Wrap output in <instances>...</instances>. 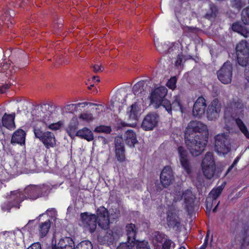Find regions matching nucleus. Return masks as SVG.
<instances>
[{
    "label": "nucleus",
    "instance_id": "16",
    "mask_svg": "<svg viewBox=\"0 0 249 249\" xmlns=\"http://www.w3.org/2000/svg\"><path fill=\"white\" fill-rule=\"evenodd\" d=\"M167 224L169 227L179 232L181 228V219L176 213L171 208L167 213Z\"/></svg>",
    "mask_w": 249,
    "mask_h": 249
},
{
    "label": "nucleus",
    "instance_id": "4",
    "mask_svg": "<svg viewBox=\"0 0 249 249\" xmlns=\"http://www.w3.org/2000/svg\"><path fill=\"white\" fill-rule=\"evenodd\" d=\"M244 107L243 103L240 99L230 101L225 108V115L235 120L241 119L244 116Z\"/></svg>",
    "mask_w": 249,
    "mask_h": 249
},
{
    "label": "nucleus",
    "instance_id": "52",
    "mask_svg": "<svg viewBox=\"0 0 249 249\" xmlns=\"http://www.w3.org/2000/svg\"><path fill=\"white\" fill-rule=\"evenodd\" d=\"M61 126L60 122L57 123H53L49 125V127L50 129L52 130H57Z\"/></svg>",
    "mask_w": 249,
    "mask_h": 249
},
{
    "label": "nucleus",
    "instance_id": "44",
    "mask_svg": "<svg viewBox=\"0 0 249 249\" xmlns=\"http://www.w3.org/2000/svg\"><path fill=\"white\" fill-rule=\"evenodd\" d=\"M79 118L82 120L84 121H86L87 122H92L94 119V118L93 117L92 114L87 112L81 113L79 115Z\"/></svg>",
    "mask_w": 249,
    "mask_h": 249
},
{
    "label": "nucleus",
    "instance_id": "2",
    "mask_svg": "<svg viewBox=\"0 0 249 249\" xmlns=\"http://www.w3.org/2000/svg\"><path fill=\"white\" fill-rule=\"evenodd\" d=\"M209 132L206 125L201 122L192 121L186 128L184 136L194 137L208 139Z\"/></svg>",
    "mask_w": 249,
    "mask_h": 249
},
{
    "label": "nucleus",
    "instance_id": "64",
    "mask_svg": "<svg viewBox=\"0 0 249 249\" xmlns=\"http://www.w3.org/2000/svg\"><path fill=\"white\" fill-rule=\"evenodd\" d=\"M88 105H89L90 106L91 105H93V106H97L98 107L96 108V109L97 110H100V108L99 107H102V106L101 105H98L97 104H95V103H91V102H89V104Z\"/></svg>",
    "mask_w": 249,
    "mask_h": 249
},
{
    "label": "nucleus",
    "instance_id": "50",
    "mask_svg": "<svg viewBox=\"0 0 249 249\" xmlns=\"http://www.w3.org/2000/svg\"><path fill=\"white\" fill-rule=\"evenodd\" d=\"M134 246V244L128 245L127 243H122L116 249H132Z\"/></svg>",
    "mask_w": 249,
    "mask_h": 249
},
{
    "label": "nucleus",
    "instance_id": "47",
    "mask_svg": "<svg viewBox=\"0 0 249 249\" xmlns=\"http://www.w3.org/2000/svg\"><path fill=\"white\" fill-rule=\"evenodd\" d=\"M183 61H184L183 54L181 53L177 55V58L175 63V66L178 68L181 67L182 65Z\"/></svg>",
    "mask_w": 249,
    "mask_h": 249
},
{
    "label": "nucleus",
    "instance_id": "32",
    "mask_svg": "<svg viewBox=\"0 0 249 249\" xmlns=\"http://www.w3.org/2000/svg\"><path fill=\"white\" fill-rule=\"evenodd\" d=\"M51 227V222L48 220L39 223L38 226L39 234L41 237H45L48 233Z\"/></svg>",
    "mask_w": 249,
    "mask_h": 249
},
{
    "label": "nucleus",
    "instance_id": "39",
    "mask_svg": "<svg viewBox=\"0 0 249 249\" xmlns=\"http://www.w3.org/2000/svg\"><path fill=\"white\" fill-rule=\"evenodd\" d=\"M73 249H93L92 244L89 240H84L79 243Z\"/></svg>",
    "mask_w": 249,
    "mask_h": 249
},
{
    "label": "nucleus",
    "instance_id": "27",
    "mask_svg": "<svg viewBox=\"0 0 249 249\" xmlns=\"http://www.w3.org/2000/svg\"><path fill=\"white\" fill-rule=\"evenodd\" d=\"M78 125L79 122L78 118L76 117H73L69 124V126L66 129L68 134L71 138L73 139L75 136H76V130L78 128Z\"/></svg>",
    "mask_w": 249,
    "mask_h": 249
},
{
    "label": "nucleus",
    "instance_id": "60",
    "mask_svg": "<svg viewBox=\"0 0 249 249\" xmlns=\"http://www.w3.org/2000/svg\"><path fill=\"white\" fill-rule=\"evenodd\" d=\"M208 237H209V235H208V234H207L206 236L204 243L200 247V248L199 249H206V247H207V246L208 245Z\"/></svg>",
    "mask_w": 249,
    "mask_h": 249
},
{
    "label": "nucleus",
    "instance_id": "7",
    "mask_svg": "<svg viewBox=\"0 0 249 249\" xmlns=\"http://www.w3.org/2000/svg\"><path fill=\"white\" fill-rule=\"evenodd\" d=\"M235 50L239 65L246 66L249 58V46L247 41L241 40L236 45Z\"/></svg>",
    "mask_w": 249,
    "mask_h": 249
},
{
    "label": "nucleus",
    "instance_id": "59",
    "mask_svg": "<svg viewBox=\"0 0 249 249\" xmlns=\"http://www.w3.org/2000/svg\"><path fill=\"white\" fill-rule=\"evenodd\" d=\"M9 11L7 10H6L5 9H3V8H1V9L0 11V16H4L5 17H8L9 15Z\"/></svg>",
    "mask_w": 249,
    "mask_h": 249
},
{
    "label": "nucleus",
    "instance_id": "22",
    "mask_svg": "<svg viewBox=\"0 0 249 249\" xmlns=\"http://www.w3.org/2000/svg\"><path fill=\"white\" fill-rule=\"evenodd\" d=\"M126 234L127 235V243L129 244L135 246V243L138 240L136 239V230L135 224L132 223L128 224L126 225Z\"/></svg>",
    "mask_w": 249,
    "mask_h": 249
},
{
    "label": "nucleus",
    "instance_id": "54",
    "mask_svg": "<svg viewBox=\"0 0 249 249\" xmlns=\"http://www.w3.org/2000/svg\"><path fill=\"white\" fill-rule=\"evenodd\" d=\"M155 190L157 192H160L163 188H164L163 186H162V184H160L159 183L158 180H157L155 182Z\"/></svg>",
    "mask_w": 249,
    "mask_h": 249
},
{
    "label": "nucleus",
    "instance_id": "11",
    "mask_svg": "<svg viewBox=\"0 0 249 249\" xmlns=\"http://www.w3.org/2000/svg\"><path fill=\"white\" fill-rule=\"evenodd\" d=\"M232 75V66L230 62L224 63L221 69L217 72L218 80L224 84L231 83Z\"/></svg>",
    "mask_w": 249,
    "mask_h": 249
},
{
    "label": "nucleus",
    "instance_id": "56",
    "mask_svg": "<svg viewBox=\"0 0 249 249\" xmlns=\"http://www.w3.org/2000/svg\"><path fill=\"white\" fill-rule=\"evenodd\" d=\"M98 140L102 143V144L105 145L108 143V141L103 136H98L97 138Z\"/></svg>",
    "mask_w": 249,
    "mask_h": 249
},
{
    "label": "nucleus",
    "instance_id": "41",
    "mask_svg": "<svg viewBox=\"0 0 249 249\" xmlns=\"http://www.w3.org/2000/svg\"><path fill=\"white\" fill-rule=\"evenodd\" d=\"M94 131L97 133H104L108 134L111 133L112 129L110 126L101 125L97 126L94 130Z\"/></svg>",
    "mask_w": 249,
    "mask_h": 249
},
{
    "label": "nucleus",
    "instance_id": "38",
    "mask_svg": "<svg viewBox=\"0 0 249 249\" xmlns=\"http://www.w3.org/2000/svg\"><path fill=\"white\" fill-rule=\"evenodd\" d=\"M144 83L143 81H140L135 84L133 87V92L135 95H139L144 91Z\"/></svg>",
    "mask_w": 249,
    "mask_h": 249
},
{
    "label": "nucleus",
    "instance_id": "5",
    "mask_svg": "<svg viewBox=\"0 0 249 249\" xmlns=\"http://www.w3.org/2000/svg\"><path fill=\"white\" fill-rule=\"evenodd\" d=\"M97 224V219H96L95 214L88 212L80 213L79 225L85 230L88 231L90 233H93L96 230Z\"/></svg>",
    "mask_w": 249,
    "mask_h": 249
},
{
    "label": "nucleus",
    "instance_id": "6",
    "mask_svg": "<svg viewBox=\"0 0 249 249\" xmlns=\"http://www.w3.org/2000/svg\"><path fill=\"white\" fill-rule=\"evenodd\" d=\"M35 136L44 144L45 147L49 149L56 145V140L53 133L50 131L44 132L36 126L34 127Z\"/></svg>",
    "mask_w": 249,
    "mask_h": 249
},
{
    "label": "nucleus",
    "instance_id": "61",
    "mask_svg": "<svg viewBox=\"0 0 249 249\" xmlns=\"http://www.w3.org/2000/svg\"><path fill=\"white\" fill-rule=\"evenodd\" d=\"M104 238L105 239H107V241H109V242H112L114 239V238L112 237V235L110 234V233H107L105 236Z\"/></svg>",
    "mask_w": 249,
    "mask_h": 249
},
{
    "label": "nucleus",
    "instance_id": "3",
    "mask_svg": "<svg viewBox=\"0 0 249 249\" xmlns=\"http://www.w3.org/2000/svg\"><path fill=\"white\" fill-rule=\"evenodd\" d=\"M49 193L48 186L44 185H30L24 190L23 194L21 193L22 198L35 200L37 198L47 196Z\"/></svg>",
    "mask_w": 249,
    "mask_h": 249
},
{
    "label": "nucleus",
    "instance_id": "18",
    "mask_svg": "<svg viewBox=\"0 0 249 249\" xmlns=\"http://www.w3.org/2000/svg\"><path fill=\"white\" fill-rule=\"evenodd\" d=\"M178 152L182 166L188 174H190L191 172V167L187 151L184 147L180 146L178 148Z\"/></svg>",
    "mask_w": 249,
    "mask_h": 249
},
{
    "label": "nucleus",
    "instance_id": "17",
    "mask_svg": "<svg viewBox=\"0 0 249 249\" xmlns=\"http://www.w3.org/2000/svg\"><path fill=\"white\" fill-rule=\"evenodd\" d=\"M114 147L115 157L120 162H123L126 160L125 155V148L123 140L121 137H116L114 140Z\"/></svg>",
    "mask_w": 249,
    "mask_h": 249
},
{
    "label": "nucleus",
    "instance_id": "26",
    "mask_svg": "<svg viewBox=\"0 0 249 249\" xmlns=\"http://www.w3.org/2000/svg\"><path fill=\"white\" fill-rule=\"evenodd\" d=\"M15 113L12 114H7L6 113H5L1 119L2 125L9 129L15 128Z\"/></svg>",
    "mask_w": 249,
    "mask_h": 249
},
{
    "label": "nucleus",
    "instance_id": "55",
    "mask_svg": "<svg viewBox=\"0 0 249 249\" xmlns=\"http://www.w3.org/2000/svg\"><path fill=\"white\" fill-rule=\"evenodd\" d=\"M104 68L101 65H95L93 66V70L94 72L97 73L100 71H102Z\"/></svg>",
    "mask_w": 249,
    "mask_h": 249
},
{
    "label": "nucleus",
    "instance_id": "63",
    "mask_svg": "<svg viewBox=\"0 0 249 249\" xmlns=\"http://www.w3.org/2000/svg\"><path fill=\"white\" fill-rule=\"evenodd\" d=\"M184 62L189 59H193V57L190 55H184L183 54Z\"/></svg>",
    "mask_w": 249,
    "mask_h": 249
},
{
    "label": "nucleus",
    "instance_id": "42",
    "mask_svg": "<svg viewBox=\"0 0 249 249\" xmlns=\"http://www.w3.org/2000/svg\"><path fill=\"white\" fill-rule=\"evenodd\" d=\"M136 249H152L149 243L146 240H137L135 243Z\"/></svg>",
    "mask_w": 249,
    "mask_h": 249
},
{
    "label": "nucleus",
    "instance_id": "48",
    "mask_svg": "<svg viewBox=\"0 0 249 249\" xmlns=\"http://www.w3.org/2000/svg\"><path fill=\"white\" fill-rule=\"evenodd\" d=\"M77 107L78 106H76V104H69L65 107V109L66 112L71 113L73 111L76 110Z\"/></svg>",
    "mask_w": 249,
    "mask_h": 249
},
{
    "label": "nucleus",
    "instance_id": "19",
    "mask_svg": "<svg viewBox=\"0 0 249 249\" xmlns=\"http://www.w3.org/2000/svg\"><path fill=\"white\" fill-rule=\"evenodd\" d=\"M174 179L173 171L170 166L164 167L160 175V181L162 186L167 187Z\"/></svg>",
    "mask_w": 249,
    "mask_h": 249
},
{
    "label": "nucleus",
    "instance_id": "9",
    "mask_svg": "<svg viewBox=\"0 0 249 249\" xmlns=\"http://www.w3.org/2000/svg\"><path fill=\"white\" fill-rule=\"evenodd\" d=\"M23 200L21 196V193L17 191L11 192V195L8 197V200L1 205V208L4 212H10L11 208H16L19 209L20 203Z\"/></svg>",
    "mask_w": 249,
    "mask_h": 249
},
{
    "label": "nucleus",
    "instance_id": "58",
    "mask_svg": "<svg viewBox=\"0 0 249 249\" xmlns=\"http://www.w3.org/2000/svg\"><path fill=\"white\" fill-rule=\"evenodd\" d=\"M10 63H8L7 62H3L2 68V72H5L6 71H7L10 68Z\"/></svg>",
    "mask_w": 249,
    "mask_h": 249
},
{
    "label": "nucleus",
    "instance_id": "30",
    "mask_svg": "<svg viewBox=\"0 0 249 249\" xmlns=\"http://www.w3.org/2000/svg\"><path fill=\"white\" fill-rule=\"evenodd\" d=\"M74 246H75L74 241L71 238L69 237L61 238L58 244L56 245V248L60 249H67L68 247L73 249Z\"/></svg>",
    "mask_w": 249,
    "mask_h": 249
},
{
    "label": "nucleus",
    "instance_id": "25",
    "mask_svg": "<svg viewBox=\"0 0 249 249\" xmlns=\"http://www.w3.org/2000/svg\"><path fill=\"white\" fill-rule=\"evenodd\" d=\"M184 197V201L186 204L187 209L189 210L192 208L194 200V196L192 194L191 190L187 189L182 193V196H180L178 199H182Z\"/></svg>",
    "mask_w": 249,
    "mask_h": 249
},
{
    "label": "nucleus",
    "instance_id": "24",
    "mask_svg": "<svg viewBox=\"0 0 249 249\" xmlns=\"http://www.w3.org/2000/svg\"><path fill=\"white\" fill-rule=\"evenodd\" d=\"M125 143L130 147H134L135 144L138 142L136 134L131 129L127 130L124 136Z\"/></svg>",
    "mask_w": 249,
    "mask_h": 249
},
{
    "label": "nucleus",
    "instance_id": "28",
    "mask_svg": "<svg viewBox=\"0 0 249 249\" xmlns=\"http://www.w3.org/2000/svg\"><path fill=\"white\" fill-rule=\"evenodd\" d=\"M231 28L233 31L240 34L246 37L249 36V30L246 27L243 25L240 21L234 22L232 24Z\"/></svg>",
    "mask_w": 249,
    "mask_h": 249
},
{
    "label": "nucleus",
    "instance_id": "51",
    "mask_svg": "<svg viewBox=\"0 0 249 249\" xmlns=\"http://www.w3.org/2000/svg\"><path fill=\"white\" fill-rule=\"evenodd\" d=\"M244 67H245V79L247 80V81L249 83V61H248V63L246 64V66H244Z\"/></svg>",
    "mask_w": 249,
    "mask_h": 249
},
{
    "label": "nucleus",
    "instance_id": "10",
    "mask_svg": "<svg viewBox=\"0 0 249 249\" xmlns=\"http://www.w3.org/2000/svg\"><path fill=\"white\" fill-rule=\"evenodd\" d=\"M167 89L165 87H160L156 88L153 91L150 95V100L152 103L155 104L156 108L160 106L163 107V103L168 100L165 98L167 93Z\"/></svg>",
    "mask_w": 249,
    "mask_h": 249
},
{
    "label": "nucleus",
    "instance_id": "37",
    "mask_svg": "<svg viewBox=\"0 0 249 249\" xmlns=\"http://www.w3.org/2000/svg\"><path fill=\"white\" fill-rule=\"evenodd\" d=\"M202 165H215L213 160V154L212 152H207L203 159Z\"/></svg>",
    "mask_w": 249,
    "mask_h": 249
},
{
    "label": "nucleus",
    "instance_id": "21",
    "mask_svg": "<svg viewBox=\"0 0 249 249\" xmlns=\"http://www.w3.org/2000/svg\"><path fill=\"white\" fill-rule=\"evenodd\" d=\"M224 187L223 185L217 187L215 189H213L209 193L208 197L206 198V208L207 209H211L212 203H215L217 198L221 195Z\"/></svg>",
    "mask_w": 249,
    "mask_h": 249
},
{
    "label": "nucleus",
    "instance_id": "46",
    "mask_svg": "<svg viewBox=\"0 0 249 249\" xmlns=\"http://www.w3.org/2000/svg\"><path fill=\"white\" fill-rule=\"evenodd\" d=\"M177 78L175 76L171 77L167 82L166 86L170 89H174L176 88Z\"/></svg>",
    "mask_w": 249,
    "mask_h": 249
},
{
    "label": "nucleus",
    "instance_id": "53",
    "mask_svg": "<svg viewBox=\"0 0 249 249\" xmlns=\"http://www.w3.org/2000/svg\"><path fill=\"white\" fill-rule=\"evenodd\" d=\"M27 249H41V244L39 242L33 243Z\"/></svg>",
    "mask_w": 249,
    "mask_h": 249
},
{
    "label": "nucleus",
    "instance_id": "8",
    "mask_svg": "<svg viewBox=\"0 0 249 249\" xmlns=\"http://www.w3.org/2000/svg\"><path fill=\"white\" fill-rule=\"evenodd\" d=\"M215 149L220 154H227L231 150L229 136L225 133L218 134L215 137Z\"/></svg>",
    "mask_w": 249,
    "mask_h": 249
},
{
    "label": "nucleus",
    "instance_id": "33",
    "mask_svg": "<svg viewBox=\"0 0 249 249\" xmlns=\"http://www.w3.org/2000/svg\"><path fill=\"white\" fill-rule=\"evenodd\" d=\"M204 176L207 179H211L214 175L215 165H202Z\"/></svg>",
    "mask_w": 249,
    "mask_h": 249
},
{
    "label": "nucleus",
    "instance_id": "1",
    "mask_svg": "<svg viewBox=\"0 0 249 249\" xmlns=\"http://www.w3.org/2000/svg\"><path fill=\"white\" fill-rule=\"evenodd\" d=\"M185 142L191 154L194 157L200 155L208 142L207 138L184 136Z\"/></svg>",
    "mask_w": 249,
    "mask_h": 249
},
{
    "label": "nucleus",
    "instance_id": "57",
    "mask_svg": "<svg viewBox=\"0 0 249 249\" xmlns=\"http://www.w3.org/2000/svg\"><path fill=\"white\" fill-rule=\"evenodd\" d=\"M9 87L10 86L8 84L0 85V93H4L6 91V89H8Z\"/></svg>",
    "mask_w": 249,
    "mask_h": 249
},
{
    "label": "nucleus",
    "instance_id": "36",
    "mask_svg": "<svg viewBox=\"0 0 249 249\" xmlns=\"http://www.w3.org/2000/svg\"><path fill=\"white\" fill-rule=\"evenodd\" d=\"M166 237L167 236L165 234L159 231H155L153 233L154 240L157 244H161L165 240L167 239Z\"/></svg>",
    "mask_w": 249,
    "mask_h": 249
},
{
    "label": "nucleus",
    "instance_id": "15",
    "mask_svg": "<svg viewBox=\"0 0 249 249\" xmlns=\"http://www.w3.org/2000/svg\"><path fill=\"white\" fill-rule=\"evenodd\" d=\"M221 104L218 99H214L208 106L206 114L209 120L213 121L217 119L221 111Z\"/></svg>",
    "mask_w": 249,
    "mask_h": 249
},
{
    "label": "nucleus",
    "instance_id": "23",
    "mask_svg": "<svg viewBox=\"0 0 249 249\" xmlns=\"http://www.w3.org/2000/svg\"><path fill=\"white\" fill-rule=\"evenodd\" d=\"M26 135L23 130L21 129L17 130L12 135L11 143L13 144L18 143L21 145L24 144Z\"/></svg>",
    "mask_w": 249,
    "mask_h": 249
},
{
    "label": "nucleus",
    "instance_id": "12",
    "mask_svg": "<svg viewBox=\"0 0 249 249\" xmlns=\"http://www.w3.org/2000/svg\"><path fill=\"white\" fill-rule=\"evenodd\" d=\"M163 107L171 115H172V110L179 111L182 114L185 113L186 108L183 106L180 98L178 96H174V100L171 103L169 100L165 101L163 103Z\"/></svg>",
    "mask_w": 249,
    "mask_h": 249
},
{
    "label": "nucleus",
    "instance_id": "34",
    "mask_svg": "<svg viewBox=\"0 0 249 249\" xmlns=\"http://www.w3.org/2000/svg\"><path fill=\"white\" fill-rule=\"evenodd\" d=\"M235 123L239 127L240 130L244 135L246 138L249 140V131L247 127L240 118H236Z\"/></svg>",
    "mask_w": 249,
    "mask_h": 249
},
{
    "label": "nucleus",
    "instance_id": "20",
    "mask_svg": "<svg viewBox=\"0 0 249 249\" xmlns=\"http://www.w3.org/2000/svg\"><path fill=\"white\" fill-rule=\"evenodd\" d=\"M206 103L205 99L202 96L199 97L195 102L193 108V115L200 117L204 114Z\"/></svg>",
    "mask_w": 249,
    "mask_h": 249
},
{
    "label": "nucleus",
    "instance_id": "13",
    "mask_svg": "<svg viewBox=\"0 0 249 249\" xmlns=\"http://www.w3.org/2000/svg\"><path fill=\"white\" fill-rule=\"evenodd\" d=\"M96 219H97L98 226L103 230L109 228V218L108 211L104 206H101L96 210Z\"/></svg>",
    "mask_w": 249,
    "mask_h": 249
},
{
    "label": "nucleus",
    "instance_id": "35",
    "mask_svg": "<svg viewBox=\"0 0 249 249\" xmlns=\"http://www.w3.org/2000/svg\"><path fill=\"white\" fill-rule=\"evenodd\" d=\"M210 9L205 14V17L209 19L214 18L217 15L218 9L213 3L209 4Z\"/></svg>",
    "mask_w": 249,
    "mask_h": 249
},
{
    "label": "nucleus",
    "instance_id": "40",
    "mask_svg": "<svg viewBox=\"0 0 249 249\" xmlns=\"http://www.w3.org/2000/svg\"><path fill=\"white\" fill-rule=\"evenodd\" d=\"M247 1L249 3V0H233L231 1V6L240 10L247 4Z\"/></svg>",
    "mask_w": 249,
    "mask_h": 249
},
{
    "label": "nucleus",
    "instance_id": "62",
    "mask_svg": "<svg viewBox=\"0 0 249 249\" xmlns=\"http://www.w3.org/2000/svg\"><path fill=\"white\" fill-rule=\"evenodd\" d=\"M239 158L237 157L234 160L232 165L231 166H230L229 167V168H228V169L227 171V173H228L231 171V170L234 167V166L237 163V162L239 160Z\"/></svg>",
    "mask_w": 249,
    "mask_h": 249
},
{
    "label": "nucleus",
    "instance_id": "45",
    "mask_svg": "<svg viewBox=\"0 0 249 249\" xmlns=\"http://www.w3.org/2000/svg\"><path fill=\"white\" fill-rule=\"evenodd\" d=\"M172 246L174 247L175 246V244L173 241L169 239L165 240L161 244L157 245V246H161V249H171Z\"/></svg>",
    "mask_w": 249,
    "mask_h": 249
},
{
    "label": "nucleus",
    "instance_id": "43",
    "mask_svg": "<svg viewBox=\"0 0 249 249\" xmlns=\"http://www.w3.org/2000/svg\"><path fill=\"white\" fill-rule=\"evenodd\" d=\"M241 20L245 25H249V6L242 10Z\"/></svg>",
    "mask_w": 249,
    "mask_h": 249
},
{
    "label": "nucleus",
    "instance_id": "29",
    "mask_svg": "<svg viewBox=\"0 0 249 249\" xmlns=\"http://www.w3.org/2000/svg\"><path fill=\"white\" fill-rule=\"evenodd\" d=\"M76 136L81 138L84 139L88 142L91 141L94 139L92 132L87 127H84L77 131Z\"/></svg>",
    "mask_w": 249,
    "mask_h": 249
},
{
    "label": "nucleus",
    "instance_id": "31",
    "mask_svg": "<svg viewBox=\"0 0 249 249\" xmlns=\"http://www.w3.org/2000/svg\"><path fill=\"white\" fill-rule=\"evenodd\" d=\"M140 111V108L138 105L136 103L133 104L130 107V110L127 112L129 119L131 120H138Z\"/></svg>",
    "mask_w": 249,
    "mask_h": 249
},
{
    "label": "nucleus",
    "instance_id": "49",
    "mask_svg": "<svg viewBox=\"0 0 249 249\" xmlns=\"http://www.w3.org/2000/svg\"><path fill=\"white\" fill-rule=\"evenodd\" d=\"M174 193L175 194L176 197H175V199L176 201L178 200H180L181 199H178V198L182 196V191L181 188L179 186H178L176 189L174 190Z\"/></svg>",
    "mask_w": 249,
    "mask_h": 249
},
{
    "label": "nucleus",
    "instance_id": "14",
    "mask_svg": "<svg viewBox=\"0 0 249 249\" xmlns=\"http://www.w3.org/2000/svg\"><path fill=\"white\" fill-rule=\"evenodd\" d=\"M159 115L155 112L147 114L143 118L141 124L142 128L145 131L153 130L158 124Z\"/></svg>",
    "mask_w": 249,
    "mask_h": 249
}]
</instances>
